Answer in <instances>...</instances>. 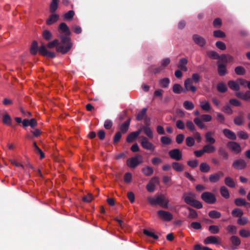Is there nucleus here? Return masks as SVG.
<instances>
[{"instance_id":"nucleus-21","label":"nucleus","mask_w":250,"mask_h":250,"mask_svg":"<svg viewBox=\"0 0 250 250\" xmlns=\"http://www.w3.org/2000/svg\"><path fill=\"white\" fill-rule=\"evenodd\" d=\"M59 18V16L58 14H52L46 20V24L48 25H50L55 22H56Z\"/></svg>"},{"instance_id":"nucleus-54","label":"nucleus","mask_w":250,"mask_h":250,"mask_svg":"<svg viewBox=\"0 0 250 250\" xmlns=\"http://www.w3.org/2000/svg\"><path fill=\"white\" fill-rule=\"evenodd\" d=\"M239 234L243 237H248L250 236V231L246 229H242L240 230Z\"/></svg>"},{"instance_id":"nucleus-41","label":"nucleus","mask_w":250,"mask_h":250,"mask_svg":"<svg viewBox=\"0 0 250 250\" xmlns=\"http://www.w3.org/2000/svg\"><path fill=\"white\" fill-rule=\"evenodd\" d=\"M221 215L220 212L216 210H212L208 213V216L211 218H219Z\"/></svg>"},{"instance_id":"nucleus-15","label":"nucleus","mask_w":250,"mask_h":250,"mask_svg":"<svg viewBox=\"0 0 250 250\" xmlns=\"http://www.w3.org/2000/svg\"><path fill=\"white\" fill-rule=\"evenodd\" d=\"M223 175L224 174L222 171H219L211 174L209 177V180L211 183L217 182Z\"/></svg>"},{"instance_id":"nucleus-11","label":"nucleus","mask_w":250,"mask_h":250,"mask_svg":"<svg viewBox=\"0 0 250 250\" xmlns=\"http://www.w3.org/2000/svg\"><path fill=\"white\" fill-rule=\"evenodd\" d=\"M157 214L162 219L166 221H169L172 220V214L169 212L165 210H159Z\"/></svg>"},{"instance_id":"nucleus-16","label":"nucleus","mask_w":250,"mask_h":250,"mask_svg":"<svg viewBox=\"0 0 250 250\" xmlns=\"http://www.w3.org/2000/svg\"><path fill=\"white\" fill-rule=\"evenodd\" d=\"M193 40L196 44L201 46H204L206 43L205 40L203 37L198 35H193Z\"/></svg>"},{"instance_id":"nucleus-30","label":"nucleus","mask_w":250,"mask_h":250,"mask_svg":"<svg viewBox=\"0 0 250 250\" xmlns=\"http://www.w3.org/2000/svg\"><path fill=\"white\" fill-rule=\"evenodd\" d=\"M142 171L146 176H149L153 174V169L149 166H147L143 167Z\"/></svg>"},{"instance_id":"nucleus-9","label":"nucleus","mask_w":250,"mask_h":250,"mask_svg":"<svg viewBox=\"0 0 250 250\" xmlns=\"http://www.w3.org/2000/svg\"><path fill=\"white\" fill-rule=\"evenodd\" d=\"M227 146L228 148L235 153L241 152L242 149L239 144L234 142H230L228 143Z\"/></svg>"},{"instance_id":"nucleus-12","label":"nucleus","mask_w":250,"mask_h":250,"mask_svg":"<svg viewBox=\"0 0 250 250\" xmlns=\"http://www.w3.org/2000/svg\"><path fill=\"white\" fill-rule=\"evenodd\" d=\"M193 82L190 78H188L185 81L184 86L187 91L190 90L193 93L196 91V88L193 85Z\"/></svg>"},{"instance_id":"nucleus-44","label":"nucleus","mask_w":250,"mask_h":250,"mask_svg":"<svg viewBox=\"0 0 250 250\" xmlns=\"http://www.w3.org/2000/svg\"><path fill=\"white\" fill-rule=\"evenodd\" d=\"M183 104L184 107L187 110H192L194 107L193 104L191 102L188 101H185Z\"/></svg>"},{"instance_id":"nucleus-50","label":"nucleus","mask_w":250,"mask_h":250,"mask_svg":"<svg viewBox=\"0 0 250 250\" xmlns=\"http://www.w3.org/2000/svg\"><path fill=\"white\" fill-rule=\"evenodd\" d=\"M248 222V218L246 217H240L237 220V223L242 226H244L247 224Z\"/></svg>"},{"instance_id":"nucleus-23","label":"nucleus","mask_w":250,"mask_h":250,"mask_svg":"<svg viewBox=\"0 0 250 250\" xmlns=\"http://www.w3.org/2000/svg\"><path fill=\"white\" fill-rule=\"evenodd\" d=\"M200 106L202 109L204 111H208L210 110L211 106L208 101L207 100H202L199 102Z\"/></svg>"},{"instance_id":"nucleus-3","label":"nucleus","mask_w":250,"mask_h":250,"mask_svg":"<svg viewBox=\"0 0 250 250\" xmlns=\"http://www.w3.org/2000/svg\"><path fill=\"white\" fill-rule=\"evenodd\" d=\"M196 195L192 192L185 193L184 195V199L185 202L197 208H201L203 207L202 203L196 200Z\"/></svg>"},{"instance_id":"nucleus-57","label":"nucleus","mask_w":250,"mask_h":250,"mask_svg":"<svg viewBox=\"0 0 250 250\" xmlns=\"http://www.w3.org/2000/svg\"><path fill=\"white\" fill-rule=\"evenodd\" d=\"M221 59L226 62H229L233 60V57L229 55H223L221 57Z\"/></svg>"},{"instance_id":"nucleus-19","label":"nucleus","mask_w":250,"mask_h":250,"mask_svg":"<svg viewBox=\"0 0 250 250\" xmlns=\"http://www.w3.org/2000/svg\"><path fill=\"white\" fill-rule=\"evenodd\" d=\"M149 124L146 120L145 121V125L143 127V130L145 134L149 138H153L152 130L149 127Z\"/></svg>"},{"instance_id":"nucleus-27","label":"nucleus","mask_w":250,"mask_h":250,"mask_svg":"<svg viewBox=\"0 0 250 250\" xmlns=\"http://www.w3.org/2000/svg\"><path fill=\"white\" fill-rule=\"evenodd\" d=\"M212 144H208L205 145L203 147L204 151L205 153H211L215 152L216 148L215 147L212 145Z\"/></svg>"},{"instance_id":"nucleus-7","label":"nucleus","mask_w":250,"mask_h":250,"mask_svg":"<svg viewBox=\"0 0 250 250\" xmlns=\"http://www.w3.org/2000/svg\"><path fill=\"white\" fill-rule=\"evenodd\" d=\"M246 80L243 79H238L236 81H230L228 84L229 87L232 90L238 91L241 86L245 85Z\"/></svg>"},{"instance_id":"nucleus-13","label":"nucleus","mask_w":250,"mask_h":250,"mask_svg":"<svg viewBox=\"0 0 250 250\" xmlns=\"http://www.w3.org/2000/svg\"><path fill=\"white\" fill-rule=\"evenodd\" d=\"M61 42H60L59 39H55L49 42H48L46 44V46H45L46 48H48L50 49L53 48L55 47H56V50L57 51V47L61 46H65V45L62 44Z\"/></svg>"},{"instance_id":"nucleus-48","label":"nucleus","mask_w":250,"mask_h":250,"mask_svg":"<svg viewBox=\"0 0 250 250\" xmlns=\"http://www.w3.org/2000/svg\"><path fill=\"white\" fill-rule=\"evenodd\" d=\"M217 90L221 92H225L227 90V85L223 83H220L217 85Z\"/></svg>"},{"instance_id":"nucleus-33","label":"nucleus","mask_w":250,"mask_h":250,"mask_svg":"<svg viewBox=\"0 0 250 250\" xmlns=\"http://www.w3.org/2000/svg\"><path fill=\"white\" fill-rule=\"evenodd\" d=\"M147 112V108H143L140 112H139L137 116L136 119L137 121H141L144 117L146 116Z\"/></svg>"},{"instance_id":"nucleus-52","label":"nucleus","mask_w":250,"mask_h":250,"mask_svg":"<svg viewBox=\"0 0 250 250\" xmlns=\"http://www.w3.org/2000/svg\"><path fill=\"white\" fill-rule=\"evenodd\" d=\"M213 35L216 38H225L226 37L225 33L221 30H216L213 32Z\"/></svg>"},{"instance_id":"nucleus-35","label":"nucleus","mask_w":250,"mask_h":250,"mask_svg":"<svg viewBox=\"0 0 250 250\" xmlns=\"http://www.w3.org/2000/svg\"><path fill=\"white\" fill-rule=\"evenodd\" d=\"M220 193L221 195L225 198L227 199L229 197V191L225 186H222L220 188Z\"/></svg>"},{"instance_id":"nucleus-14","label":"nucleus","mask_w":250,"mask_h":250,"mask_svg":"<svg viewBox=\"0 0 250 250\" xmlns=\"http://www.w3.org/2000/svg\"><path fill=\"white\" fill-rule=\"evenodd\" d=\"M142 139L141 144L142 147L147 150H152L153 149V145L150 143L147 138L144 136L141 137Z\"/></svg>"},{"instance_id":"nucleus-43","label":"nucleus","mask_w":250,"mask_h":250,"mask_svg":"<svg viewBox=\"0 0 250 250\" xmlns=\"http://www.w3.org/2000/svg\"><path fill=\"white\" fill-rule=\"evenodd\" d=\"M137 138V136L135 134V133L132 132L127 135L126 140L127 142L130 143L133 142L134 140Z\"/></svg>"},{"instance_id":"nucleus-40","label":"nucleus","mask_w":250,"mask_h":250,"mask_svg":"<svg viewBox=\"0 0 250 250\" xmlns=\"http://www.w3.org/2000/svg\"><path fill=\"white\" fill-rule=\"evenodd\" d=\"M173 169L178 172H180L183 170L184 166L182 164L178 163H173Z\"/></svg>"},{"instance_id":"nucleus-8","label":"nucleus","mask_w":250,"mask_h":250,"mask_svg":"<svg viewBox=\"0 0 250 250\" xmlns=\"http://www.w3.org/2000/svg\"><path fill=\"white\" fill-rule=\"evenodd\" d=\"M202 199L208 204H214L216 202L215 196L210 192H205L201 195Z\"/></svg>"},{"instance_id":"nucleus-36","label":"nucleus","mask_w":250,"mask_h":250,"mask_svg":"<svg viewBox=\"0 0 250 250\" xmlns=\"http://www.w3.org/2000/svg\"><path fill=\"white\" fill-rule=\"evenodd\" d=\"M244 121V118L243 115H240L236 117L234 120V123L238 125H243Z\"/></svg>"},{"instance_id":"nucleus-49","label":"nucleus","mask_w":250,"mask_h":250,"mask_svg":"<svg viewBox=\"0 0 250 250\" xmlns=\"http://www.w3.org/2000/svg\"><path fill=\"white\" fill-rule=\"evenodd\" d=\"M209 231L212 234L218 233L219 231V228L217 226L212 225L208 228Z\"/></svg>"},{"instance_id":"nucleus-56","label":"nucleus","mask_w":250,"mask_h":250,"mask_svg":"<svg viewBox=\"0 0 250 250\" xmlns=\"http://www.w3.org/2000/svg\"><path fill=\"white\" fill-rule=\"evenodd\" d=\"M122 137V133L120 131H118L116 132L113 137V143L116 144L117 143Z\"/></svg>"},{"instance_id":"nucleus-20","label":"nucleus","mask_w":250,"mask_h":250,"mask_svg":"<svg viewBox=\"0 0 250 250\" xmlns=\"http://www.w3.org/2000/svg\"><path fill=\"white\" fill-rule=\"evenodd\" d=\"M187 63L188 60L186 59L182 58L180 60L179 64H178V67L180 68L181 70L187 71L188 70L187 67Z\"/></svg>"},{"instance_id":"nucleus-25","label":"nucleus","mask_w":250,"mask_h":250,"mask_svg":"<svg viewBox=\"0 0 250 250\" xmlns=\"http://www.w3.org/2000/svg\"><path fill=\"white\" fill-rule=\"evenodd\" d=\"M42 37L45 41H49L52 39L53 35L50 31L44 30L42 31Z\"/></svg>"},{"instance_id":"nucleus-22","label":"nucleus","mask_w":250,"mask_h":250,"mask_svg":"<svg viewBox=\"0 0 250 250\" xmlns=\"http://www.w3.org/2000/svg\"><path fill=\"white\" fill-rule=\"evenodd\" d=\"M130 119H129L124 123H123L120 126V132L122 133H125L128 130Z\"/></svg>"},{"instance_id":"nucleus-46","label":"nucleus","mask_w":250,"mask_h":250,"mask_svg":"<svg viewBox=\"0 0 250 250\" xmlns=\"http://www.w3.org/2000/svg\"><path fill=\"white\" fill-rule=\"evenodd\" d=\"M200 169L202 172H207L210 170V167L206 163H202L200 166Z\"/></svg>"},{"instance_id":"nucleus-10","label":"nucleus","mask_w":250,"mask_h":250,"mask_svg":"<svg viewBox=\"0 0 250 250\" xmlns=\"http://www.w3.org/2000/svg\"><path fill=\"white\" fill-rule=\"evenodd\" d=\"M246 166L247 163L243 159L236 160L232 164V167L238 170L244 169Z\"/></svg>"},{"instance_id":"nucleus-28","label":"nucleus","mask_w":250,"mask_h":250,"mask_svg":"<svg viewBox=\"0 0 250 250\" xmlns=\"http://www.w3.org/2000/svg\"><path fill=\"white\" fill-rule=\"evenodd\" d=\"M165 69L163 66H160L158 67H155L154 66H151L149 68V71L151 72H153L154 74H157L162 72Z\"/></svg>"},{"instance_id":"nucleus-31","label":"nucleus","mask_w":250,"mask_h":250,"mask_svg":"<svg viewBox=\"0 0 250 250\" xmlns=\"http://www.w3.org/2000/svg\"><path fill=\"white\" fill-rule=\"evenodd\" d=\"M74 15V11L73 10H69L63 15V18L64 20L70 21L73 19Z\"/></svg>"},{"instance_id":"nucleus-64","label":"nucleus","mask_w":250,"mask_h":250,"mask_svg":"<svg viewBox=\"0 0 250 250\" xmlns=\"http://www.w3.org/2000/svg\"><path fill=\"white\" fill-rule=\"evenodd\" d=\"M238 136L240 138L244 140L247 139L249 138V135L246 132L242 131H239L238 133Z\"/></svg>"},{"instance_id":"nucleus-38","label":"nucleus","mask_w":250,"mask_h":250,"mask_svg":"<svg viewBox=\"0 0 250 250\" xmlns=\"http://www.w3.org/2000/svg\"><path fill=\"white\" fill-rule=\"evenodd\" d=\"M2 120L4 124L8 125H11L12 119L10 115H9L8 114L4 115Z\"/></svg>"},{"instance_id":"nucleus-62","label":"nucleus","mask_w":250,"mask_h":250,"mask_svg":"<svg viewBox=\"0 0 250 250\" xmlns=\"http://www.w3.org/2000/svg\"><path fill=\"white\" fill-rule=\"evenodd\" d=\"M132 175L129 172L126 173L124 175V181L126 183H129L131 181Z\"/></svg>"},{"instance_id":"nucleus-18","label":"nucleus","mask_w":250,"mask_h":250,"mask_svg":"<svg viewBox=\"0 0 250 250\" xmlns=\"http://www.w3.org/2000/svg\"><path fill=\"white\" fill-rule=\"evenodd\" d=\"M236 96L245 101H250V91H248L245 93L238 92L236 93Z\"/></svg>"},{"instance_id":"nucleus-29","label":"nucleus","mask_w":250,"mask_h":250,"mask_svg":"<svg viewBox=\"0 0 250 250\" xmlns=\"http://www.w3.org/2000/svg\"><path fill=\"white\" fill-rule=\"evenodd\" d=\"M182 152L179 149H173V159L179 161L182 159Z\"/></svg>"},{"instance_id":"nucleus-34","label":"nucleus","mask_w":250,"mask_h":250,"mask_svg":"<svg viewBox=\"0 0 250 250\" xmlns=\"http://www.w3.org/2000/svg\"><path fill=\"white\" fill-rule=\"evenodd\" d=\"M33 147L35 148L36 153H38L40 155V158L41 159H43L44 157V154L43 151L38 146L35 142H33Z\"/></svg>"},{"instance_id":"nucleus-1","label":"nucleus","mask_w":250,"mask_h":250,"mask_svg":"<svg viewBox=\"0 0 250 250\" xmlns=\"http://www.w3.org/2000/svg\"><path fill=\"white\" fill-rule=\"evenodd\" d=\"M57 31V37L60 39L61 44L65 45L57 47V52L62 54H66L72 46L70 30L65 22H62L58 26Z\"/></svg>"},{"instance_id":"nucleus-61","label":"nucleus","mask_w":250,"mask_h":250,"mask_svg":"<svg viewBox=\"0 0 250 250\" xmlns=\"http://www.w3.org/2000/svg\"><path fill=\"white\" fill-rule=\"evenodd\" d=\"M161 141L163 144L168 145L171 143V140L167 137L163 136L161 138Z\"/></svg>"},{"instance_id":"nucleus-58","label":"nucleus","mask_w":250,"mask_h":250,"mask_svg":"<svg viewBox=\"0 0 250 250\" xmlns=\"http://www.w3.org/2000/svg\"><path fill=\"white\" fill-rule=\"evenodd\" d=\"M188 210H189V214H188V217L190 218H196L197 217V212L192 209V208H188Z\"/></svg>"},{"instance_id":"nucleus-4","label":"nucleus","mask_w":250,"mask_h":250,"mask_svg":"<svg viewBox=\"0 0 250 250\" xmlns=\"http://www.w3.org/2000/svg\"><path fill=\"white\" fill-rule=\"evenodd\" d=\"M147 200L151 206L159 205L164 208H167V200L163 195H158L154 197L149 196Z\"/></svg>"},{"instance_id":"nucleus-47","label":"nucleus","mask_w":250,"mask_h":250,"mask_svg":"<svg viewBox=\"0 0 250 250\" xmlns=\"http://www.w3.org/2000/svg\"><path fill=\"white\" fill-rule=\"evenodd\" d=\"M184 91L182 86L179 84H175L173 86V91L176 93H180Z\"/></svg>"},{"instance_id":"nucleus-32","label":"nucleus","mask_w":250,"mask_h":250,"mask_svg":"<svg viewBox=\"0 0 250 250\" xmlns=\"http://www.w3.org/2000/svg\"><path fill=\"white\" fill-rule=\"evenodd\" d=\"M225 183L227 186L230 188H234L235 186V183L234 181L230 177H227L225 178Z\"/></svg>"},{"instance_id":"nucleus-24","label":"nucleus","mask_w":250,"mask_h":250,"mask_svg":"<svg viewBox=\"0 0 250 250\" xmlns=\"http://www.w3.org/2000/svg\"><path fill=\"white\" fill-rule=\"evenodd\" d=\"M223 133L228 138L231 140H235L236 139V136L235 134L228 129H225L223 130Z\"/></svg>"},{"instance_id":"nucleus-63","label":"nucleus","mask_w":250,"mask_h":250,"mask_svg":"<svg viewBox=\"0 0 250 250\" xmlns=\"http://www.w3.org/2000/svg\"><path fill=\"white\" fill-rule=\"evenodd\" d=\"M222 111L226 113L231 114L232 113V110L231 109L230 105L229 104L226 105L222 109Z\"/></svg>"},{"instance_id":"nucleus-37","label":"nucleus","mask_w":250,"mask_h":250,"mask_svg":"<svg viewBox=\"0 0 250 250\" xmlns=\"http://www.w3.org/2000/svg\"><path fill=\"white\" fill-rule=\"evenodd\" d=\"M58 8V2L51 1L49 6V11L51 13H54Z\"/></svg>"},{"instance_id":"nucleus-60","label":"nucleus","mask_w":250,"mask_h":250,"mask_svg":"<svg viewBox=\"0 0 250 250\" xmlns=\"http://www.w3.org/2000/svg\"><path fill=\"white\" fill-rule=\"evenodd\" d=\"M113 124L111 120H106L104 123V127L106 129H110L112 126Z\"/></svg>"},{"instance_id":"nucleus-51","label":"nucleus","mask_w":250,"mask_h":250,"mask_svg":"<svg viewBox=\"0 0 250 250\" xmlns=\"http://www.w3.org/2000/svg\"><path fill=\"white\" fill-rule=\"evenodd\" d=\"M245 72V68L242 66H237L235 69V72L238 75H243Z\"/></svg>"},{"instance_id":"nucleus-2","label":"nucleus","mask_w":250,"mask_h":250,"mask_svg":"<svg viewBox=\"0 0 250 250\" xmlns=\"http://www.w3.org/2000/svg\"><path fill=\"white\" fill-rule=\"evenodd\" d=\"M38 51L40 55L49 58L53 59L56 56L54 52L48 50L43 43H42V45L39 47L38 42L36 41H34L31 45L30 53L35 55L37 54Z\"/></svg>"},{"instance_id":"nucleus-39","label":"nucleus","mask_w":250,"mask_h":250,"mask_svg":"<svg viewBox=\"0 0 250 250\" xmlns=\"http://www.w3.org/2000/svg\"><path fill=\"white\" fill-rule=\"evenodd\" d=\"M232 215L235 217H240L242 216L243 212L240 208H235L232 211Z\"/></svg>"},{"instance_id":"nucleus-55","label":"nucleus","mask_w":250,"mask_h":250,"mask_svg":"<svg viewBox=\"0 0 250 250\" xmlns=\"http://www.w3.org/2000/svg\"><path fill=\"white\" fill-rule=\"evenodd\" d=\"M143 232L145 235L152 237L154 239H157L158 238V236L157 235L147 229H144Z\"/></svg>"},{"instance_id":"nucleus-17","label":"nucleus","mask_w":250,"mask_h":250,"mask_svg":"<svg viewBox=\"0 0 250 250\" xmlns=\"http://www.w3.org/2000/svg\"><path fill=\"white\" fill-rule=\"evenodd\" d=\"M205 244H220V241L217 237L210 236L207 237L204 241Z\"/></svg>"},{"instance_id":"nucleus-59","label":"nucleus","mask_w":250,"mask_h":250,"mask_svg":"<svg viewBox=\"0 0 250 250\" xmlns=\"http://www.w3.org/2000/svg\"><path fill=\"white\" fill-rule=\"evenodd\" d=\"M195 141L194 139L191 137H188L186 139V143L188 146H191L194 144Z\"/></svg>"},{"instance_id":"nucleus-53","label":"nucleus","mask_w":250,"mask_h":250,"mask_svg":"<svg viewBox=\"0 0 250 250\" xmlns=\"http://www.w3.org/2000/svg\"><path fill=\"white\" fill-rule=\"evenodd\" d=\"M170 83V81L168 78H164L160 81V84L163 87H167Z\"/></svg>"},{"instance_id":"nucleus-26","label":"nucleus","mask_w":250,"mask_h":250,"mask_svg":"<svg viewBox=\"0 0 250 250\" xmlns=\"http://www.w3.org/2000/svg\"><path fill=\"white\" fill-rule=\"evenodd\" d=\"M206 142L209 144H213L215 142V139L212 137V133L210 132H207L205 135Z\"/></svg>"},{"instance_id":"nucleus-45","label":"nucleus","mask_w":250,"mask_h":250,"mask_svg":"<svg viewBox=\"0 0 250 250\" xmlns=\"http://www.w3.org/2000/svg\"><path fill=\"white\" fill-rule=\"evenodd\" d=\"M218 71L220 75H224L227 72L226 66L223 64L219 65L218 67Z\"/></svg>"},{"instance_id":"nucleus-6","label":"nucleus","mask_w":250,"mask_h":250,"mask_svg":"<svg viewBox=\"0 0 250 250\" xmlns=\"http://www.w3.org/2000/svg\"><path fill=\"white\" fill-rule=\"evenodd\" d=\"M212 120V117L209 114H203L201 116V118L196 117L194 119V123L200 128H203L205 125L203 122H208Z\"/></svg>"},{"instance_id":"nucleus-5","label":"nucleus","mask_w":250,"mask_h":250,"mask_svg":"<svg viewBox=\"0 0 250 250\" xmlns=\"http://www.w3.org/2000/svg\"><path fill=\"white\" fill-rule=\"evenodd\" d=\"M143 158L141 155H137L129 158L126 161L127 166L131 168H135L143 162Z\"/></svg>"},{"instance_id":"nucleus-42","label":"nucleus","mask_w":250,"mask_h":250,"mask_svg":"<svg viewBox=\"0 0 250 250\" xmlns=\"http://www.w3.org/2000/svg\"><path fill=\"white\" fill-rule=\"evenodd\" d=\"M230 241L231 242L232 244L235 247L239 246L241 243L240 239L236 236H232L230 238Z\"/></svg>"}]
</instances>
